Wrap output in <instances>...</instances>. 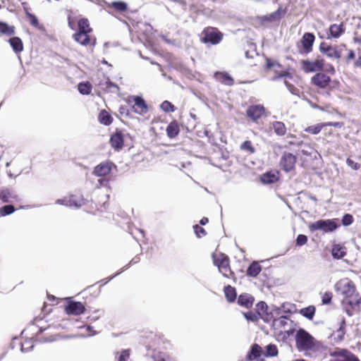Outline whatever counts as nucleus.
<instances>
[{"mask_svg":"<svg viewBox=\"0 0 361 361\" xmlns=\"http://www.w3.org/2000/svg\"><path fill=\"white\" fill-rule=\"evenodd\" d=\"M296 347L299 351L315 350L317 341L303 329H300L295 334Z\"/></svg>","mask_w":361,"mask_h":361,"instance_id":"nucleus-1","label":"nucleus"},{"mask_svg":"<svg viewBox=\"0 0 361 361\" xmlns=\"http://www.w3.org/2000/svg\"><path fill=\"white\" fill-rule=\"evenodd\" d=\"M338 219H320L310 224L308 228L311 232L323 231L325 233L333 232L338 228Z\"/></svg>","mask_w":361,"mask_h":361,"instance_id":"nucleus-2","label":"nucleus"},{"mask_svg":"<svg viewBox=\"0 0 361 361\" xmlns=\"http://www.w3.org/2000/svg\"><path fill=\"white\" fill-rule=\"evenodd\" d=\"M203 37L202 41L205 43H209L212 45H216L221 42L223 38L222 33L215 27H207L202 32Z\"/></svg>","mask_w":361,"mask_h":361,"instance_id":"nucleus-3","label":"nucleus"},{"mask_svg":"<svg viewBox=\"0 0 361 361\" xmlns=\"http://www.w3.org/2000/svg\"><path fill=\"white\" fill-rule=\"evenodd\" d=\"M335 288L336 290H340L347 299L355 296L356 288L352 281L347 279L341 280L336 283Z\"/></svg>","mask_w":361,"mask_h":361,"instance_id":"nucleus-4","label":"nucleus"},{"mask_svg":"<svg viewBox=\"0 0 361 361\" xmlns=\"http://www.w3.org/2000/svg\"><path fill=\"white\" fill-rule=\"evenodd\" d=\"M297 158L292 153L285 152L280 159V166L286 173L290 172L295 169Z\"/></svg>","mask_w":361,"mask_h":361,"instance_id":"nucleus-5","label":"nucleus"},{"mask_svg":"<svg viewBox=\"0 0 361 361\" xmlns=\"http://www.w3.org/2000/svg\"><path fill=\"white\" fill-rule=\"evenodd\" d=\"M302 69L305 73H312L317 71H322L324 68V60L317 59L314 61L309 60L301 61Z\"/></svg>","mask_w":361,"mask_h":361,"instance_id":"nucleus-6","label":"nucleus"},{"mask_svg":"<svg viewBox=\"0 0 361 361\" xmlns=\"http://www.w3.org/2000/svg\"><path fill=\"white\" fill-rule=\"evenodd\" d=\"M116 169V166L111 161H104L94 168L93 174L98 177H103L109 174L112 169Z\"/></svg>","mask_w":361,"mask_h":361,"instance_id":"nucleus-7","label":"nucleus"},{"mask_svg":"<svg viewBox=\"0 0 361 361\" xmlns=\"http://www.w3.org/2000/svg\"><path fill=\"white\" fill-rule=\"evenodd\" d=\"M319 51L329 58L339 59L341 57V51L336 47H332L323 42L319 45Z\"/></svg>","mask_w":361,"mask_h":361,"instance_id":"nucleus-8","label":"nucleus"},{"mask_svg":"<svg viewBox=\"0 0 361 361\" xmlns=\"http://www.w3.org/2000/svg\"><path fill=\"white\" fill-rule=\"evenodd\" d=\"M133 101L135 104L132 106L133 111L139 115H144L148 112V106L141 96H133Z\"/></svg>","mask_w":361,"mask_h":361,"instance_id":"nucleus-9","label":"nucleus"},{"mask_svg":"<svg viewBox=\"0 0 361 361\" xmlns=\"http://www.w3.org/2000/svg\"><path fill=\"white\" fill-rule=\"evenodd\" d=\"M265 109L263 105L255 104L248 106L246 111L247 116L253 121H257L264 113Z\"/></svg>","mask_w":361,"mask_h":361,"instance_id":"nucleus-10","label":"nucleus"},{"mask_svg":"<svg viewBox=\"0 0 361 361\" xmlns=\"http://www.w3.org/2000/svg\"><path fill=\"white\" fill-rule=\"evenodd\" d=\"M311 82L319 88H325L329 85L331 78L324 73H317L312 78Z\"/></svg>","mask_w":361,"mask_h":361,"instance_id":"nucleus-11","label":"nucleus"},{"mask_svg":"<svg viewBox=\"0 0 361 361\" xmlns=\"http://www.w3.org/2000/svg\"><path fill=\"white\" fill-rule=\"evenodd\" d=\"M85 307L80 302L70 301L66 306V311L68 314L80 315L85 312Z\"/></svg>","mask_w":361,"mask_h":361,"instance_id":"nucleus-12","label":"nucleus"},{"mask_svg":"<svg viewBox=\"0 0 361 361\" xmlns=\"http://www.w3.org/2000/svg\"><path fill=\"white\" fill-rule=\"evenodd\" d=\"M315 37L313 33L305 32L301 39V44L303 48V53L307 54L312 51Z\"/></svg>","mask_w":361,"mask_h":361,"instance_id":"nucleus-13","label":"nucleus"},{"mask_svg":"<svg viewBox=\"0 0 361 361\" xmlns=\"http://www.w3.org/2000/svg\"><path fill=\"white\" fill-rule=\"evenodd\" d=\"M214 264L218 267L220 272L223 276L228 278L229 274H233L229 267V259L227 256H224L220 260L214 259Z\"/></svg>","mask_w":361,"mask_h":361,"instance_id":"nucleus-14","label":"nucleus"},{"mask_svg":"<svg viewBox=\"0 0 361 361\" xmlns=\"http://www.w3.org/2000/svg\"><path fill=\"white\" fill-rule=\"evenodd\" d=\"M124 137L121 131H116L111 135L110 143L111 147L116 150H120L123 147Z\"/></svg>","mask_w":361,"mask_h":361,"instance_id":"nucleus-15","label":"nucleus"},{"mask_svg":"<svg viewBox=\"0 0 361 361\" xmlns=\"http://www.w3.org/2000/svg\"><path fill=\"white\" fill-rule=\"evenodd\" d=\"M73 39L81 45L87 46L90 43V37L86 32L77 31L73 35Z\"/></svg>","mask_w":361,"mask_h":361,"instance_id":"nucleus-16","label":"nucleus"},{"mask_svg":"<svg viewBox=\"0 0 361 361\" xmlns=\"http://www.w3.org/2000/svg\"><path fill=\"white\" fill-rule=\"evenodd\" d=\"M353 353L346 349L336 348L330 352V355L333 357L329 361H338L341 357L347 358Z\"/></svg>","mask_w":361,"mask_h":361,"instance_id":"nucleus-17","label":"nucleus"},{"mask_svg":"<svg viewBox=\"0 0 361 361\" xmlns=\"http://www.w3.org/2000/svg\"><path fill=\"white\" fill-rule=\"evenodd\" d=\"M257 314L265 322H269V314L267 312L268 305L264 301L259 302L256 305Z\"/></svg>","mask_w":361,"mask_h":361,"instance_id":"nucleus-18","label":"nucleus"},{"mask_svg":"<svg viewBox=\"0 0 361 361\" xmlns=\"http://www.w3.org/2000/svg\"><path fill=\"white\" fill-rule=\"evenodd\" d=\"M254 298L248 293H243L238 296V304L240 306L250 308L254 302Z\"/></svg>","mask_w":361,"mask_h":361,"instance_id":"nucleus-19","label":"nucleus"},{"mask_svg":"<svg viewBox=\"0 0 361 361\" xmlns=\"http://www.w3.org/2000/svg\"><path fill=\"white\" fill-rule=\"evenodd\" d=\"M11 199L18 200V195L14 190L9 188L0 190V200L4 202H8Z\"/></svg>","mask_w":361,"mask_h":361,"instance_id":"nucleus-20","label":"nucleus"},{"mask_svg":"<svg viewBox=\"0 0 361 361\" xmlns=\"http://www.w3.org/2000/svg\"><path fill=\"white\" fill-rule=\"evenodd\" d=\"M345 32V27L343 23L341 24H332L329 27V33L331 37L338 38Z\"/></svg>","mask_w":361,"mask_h":361,"instance_id":"nucleus-21","label":"nucleus"},{"mask_svg":"<svg viewBox=\"0 0 361 361\" xmlns=\"http://www.w3.org/2000/svg\"><path fill=\"white\" fill-rule=\"evenodd\" d=\"M215 78L226 85L232 86L234 84L233 78L226 72H216Z\"/></svg>","mask_w":361,"mask_h":361,"instance_id":"nucleus-22","label":"nucleus"},{"mask_svg":"<svg viewBox=\"0 0 361 361\" xmlns=\"http://www.w3.org/2000/svg\"><path fill=\"white\" fill-rule=\"evenodd\" d=\"M262 271L261 265L256 261H253L247 267L246 274L247 276L255 278Z\"/></svg>","mask_w":361,"mask_h":361,"instance_id":"nucleus-23","label":"nucleus"},{"mask_svg":"<svg viewBox=\"0 0 361 361\" xmlns=\"http://www.w3.org/2000/svg\"><path fill=\"white\" fill-rule=\"evenodd\" d=\"M166 135L169 138L176 137L180 132V128L176 121H171L166 128Z\"/></svg>","mask_w":361,"mask_h":361,"instance_id":"nucleus-24","label":"nucleus"},{"mask_svg":"<svg viewBox=\"0 0 361 361\" xmlns=\"http://www.w3.org/2000/svg\"><path fill=\"white\" fill-rule=\"evenodd\" d=\"M8 42L16 54H19L23 50V44L21 39L18 37H12Z\"/></svg>","mask_w":361,"mask_h":361,"instance_id":"nucleus-25","label":"nucleus"},{"mask_svg":"<svg viewBox=\"0 0 361 361\" xmlns=\"http://www.w3.org/2000/svg\"><path fill=\"white\" fill-rule=\"evenodd\" d=\"M331 255L334 259H342L346 255L345 247L339 244H334L332 246Z\"/></svg>","mask_w":361,"mask_h":361,"instance_id":"nucleus-26","label":"nucleus"},{"mask_svg":"<svg viewBox=\"0 0 361 361\" xmlns=\"http://www.w3.org/2000/svg\"><path fill=\"white\" fill-rule=\"evenodd\" d=\"M15 35V27L0 21V35L11 37Z\"/></svg>","mask_w":361,"mask_h":361,"instance_id":"nucleus-27","label":"nucleus"},{"mask_svg":"<svg viewBox=\"0 0 361 361\" xmlns=\"http://www.w3.org/2000/svg\"><path fill=\"white\" fill-rule=\"evenodd\" d=\"M345 319H343L341 322L339 328L336 331H334L331 335V336L334 338L335 341H341L343 340L344 335L345 334Z\"/></svg>","mask_w":361,"mask_h":361,"instance_id":"nucleus-28","label":"nucleus"},{"mask_svg":"<svg viewBox=\"0 0 361 361\" xmlns=\"http://www.w3.org/2000/svg\"><path fill=\"white\" fill-rule=\"evenodd\" d=\"M224 291L228 302H233L235 301L237 298V293L235 288L228 285L224 287Z\"/></svg>","mask_w":361,"mask_h":361,"instance_id":"nucleus-29","label":"nucleus"},{"mask_svg":"<svg viewBox=\"0 0 361 361\" xmlns=\"http://www.w3.org/2000/svg\"><path fill=\"white\" fill-rule=\"evenodd\" d=\"M262 354V349L258 344L252 345L251 349L247 354V359L249 360H254L257 359Z\"/></svg>","mask_w":361,"mask_h":361,"instance_id":"nucleus-30","label":"nucleus"},{"mask_svg":"<svg viewBox=\"0 0 361 361\" xmlns=\"http://www.w3.org/2000/svg\"><path fill=\"white\" fill-rule=\"evenodd\" d=\"M98 120L100 123L106 126L111 125L113 122L112 116L104 109L99 112Z\"/></svg>","mask_w":361,"mask_h":361,"instance_id":"nucleus-31","label":"nucleus"},{"mask_svg":"<svg viewBox=\"0 0 361 361\" xmlns=\"http://www.w3.org/2000/svg\"><path fill=\"white\" fill-rule=\"evenodd\" d=\"M86 204V200L82 195H73L70 196V207L79 208Z\"/></svg>","mask_w":361,"mask_h":361,"instance_id":"nucleus-32","label":"nucleus"},{"mask_svg":"<svg viewBox=\"0 0 361 361\" xmlns=\"http://www.w3.org/2000/svg\"><path fill=\"white\" fill-rule=\"evenodd\" d=\"M271 128L279 136H283L286 133V127L281 121H274L271 123Z\"/></svg>","mask_w":361,"mask_h":361,"instance_id":"nucleus-33","label":"nucleus"},{"mask_svg":"<svg viewBox=\"0 0 361 361\" xmlns=\"http://www.w3.org/2000/svg\"><path fill=\"white\" fill-rule=\"evenodd\" d=\"M283 12L282 11L281 7H279L276 11L267 15L264 16L262 17V21H267V22H272L276 20H280L282 16V13Z\"/></svg>","mask_w":361,"mask_h":361,"instance_id":"nucleus-34","label":"nucleus"},{"mask_svg":"<svg viewBox=\"0 0 361 361\" xmlns=\"http://www.w3.org/2000/svg\"><path fill=\"white\" fill-rule=\"evenodd\" d=\"M78 30L80 32H86L87 33H90L92 31V29L90 26V23L87 18H82L78 22Z\"/></svg>","mask_w":361,"mask_h":361,"instance_id":"nucleus-35","label":"nucleus"},{"mask_svg":"<svg viewBox=\"0 0 361 361\" xmlns=\"http://www.w3.org/2000/svg\"><path fill=\"white\" fill-rule=\"evenodd\" d=\"M260 180L264 184H271L276 182L278 177L275 173L269 171L262 174Z\"/></svg>","mask_w":361,"mask_h":361,"instance_id":"nucleus-36","label":"nucleus"},{"mask_svg":"<svg viewBox=\"0 0 361 361\" xmlns=\"http://www.w3.org/2000/svg\"><path fill=\"white\" fill-rule=\"evenodd\" d=\"M316 308L313 305H310L307 307L302 308L300 310V314L304 317L312 320L314 316Z\"/></svg>","mask_w":361,"mask_h":361,"instance_id":"nucleus-37","label":"nucleus"},{"mask_svg":"<svg viewBox=\"0 0 361 361\" xmlns=\"http://www.w3.org/2000/svg\"><path fill=\"white\" fill-rule=\"evenodd\" d=\"M288 324V319L286 317L281 316L277 319H274L273 320V326L277 329L281 328L285 329L286 326Z\"/></svg>","mask_w":361,"mask_h":361,"instance_id":"nucleus-38","label":"nucleus"},{"mask_svg":"<svg viewBox=\"0 0 361 361\" xmlns=\"http://www.w3.org/2000/svg\"><path fill=\"white\" fill-rule=\"evenodd\" d=\"M326 126V123H317L314 126H310L305 128V132L312 134V135H317L321 132L322 128Z\"/></svg>","mask_w":361,"mask_h":361,"instance_id":"nucleus-39","label":"nucleus"},{"mask_svg":"<svg viewBox=\"0 0 361 361\" xmlns=\"http://www.w3.org/2000/svg\"><path fill=\"white\" fill-rule=\"evenodd\" d=\"M78 90L82 94H89L92 90V85L88 82H81L78 85Z\"/></svg>","mask_w":361,"mask_h":361,"instance_id":"nucleus-40","label":"nucleus"},{"mask_svg":"<svg viewBox=\"0 0 361 361\" xmlns=\"http://www.w3.org/2000/svg\"><path fill=\"white\" fill-rule=\"evenodd\" d=\"M278 355V348L274 344H269L265 348L264 355L265 357H274Z\"/></svg>","mask_w":361,"mask_h":361,"instance_id":"nucleus-41","label":"nucleus"},{"mask_svg":"<svg viewBox=\"0 0 361 361\" xmlns=\"http://www.w3.org/2000/svg\"><path fill=\"white\" fill-rule=\"evenodd\" d=\"M111 7L118 11L123 12L128 9V4L122 1H115L111 4Z\"/></svg>","mask_w":361,"mask_h":361,"instance_id":"nucleus-42","label":"nucleus"},{"mask_svg":"<svg viewBox=\"0 0 361 361\" xmlns=\"http://www.w3.org/2000/svg\"><path fill=\"white\" fill-rule=\"evenodd\" d=\"M140 261V258L138 257H134L130 262L129 264H128L127 265H126L120 271L117 272L116 274H115L114 276H110L109 278H107L106 279V282H109L111 280H112L114 277H116V276L121 274L123 271H124L125 270L128 269L130 266L131 264H136L138 262Z\"/></svg>","mask_w":361,"mask_h":361,"instance_id":"nucleus-43","label":"nucleus"},{"mask_svg":"<svg viewBox=\"0 0 361 361\" xmlns=\"http://www.w3.org/2000/svg\"><path fill=\"white\" fill-rule=\"evenodd\" d=\"M16 209L12 204H6L0 209V214L1 216H6L13 214Z\"/></svg>","mask_w":361,"mask_h":361,"instance_id":"nucleus-44","label":"nucleus"},{"mask_svg":"<svg viewBox=\"0 0 361 361\" xmlns=\"http://www.w3.org/2000/svg\"><path fill=\"white\" fill-rule=\"evenodd\" d=\"M20 350L23 353H27L32 350L34 345L31 339L25 341L24 343L20 342Z\"/></svg>","mask_w":361,"mask_h":361,"instance_id":"nucleus-45","label":"nucleus"},{"mask_svg":"<svg viewBox=\"0 0 361 361\" xmlns=\"http://www.w3.org/2000/svg\"><path fill=\"white\" fill-rule=\"evenodd\" d=\"M160 108L165 112H173L176 110L174 105L167 100L161 104Z\"/></svg>","mask_w":361,"mask_h":361,"instance_id":"nucleus-46","label":"nucleus"},{"mask_svg":"<svg viewBox=\"0 0 361 361\" xmlns=\"http://www.w3.org/2000/svg\"><path fill=\"white\" fill-rule=\"evenodd\" d=\"M240 149L244 151H247L250 152V154H253L255 152V149L252 145L251 141L246 140L243 142L240 145Z\"/></svg>","mask_w":361,"mask_h":361,"instance_id":"nucleus-47","label":"nucleus"},{"mask_svg":"<svg viewBox=\"0 0 361 361\" xmlns=\"http://www.w3.org/2000/svg\"><path fill=\"white\" fill-rule=\"evenodd\" d=\"M352 308H355L357 307H359L361 304V297H357V295H355V297H353L351 298H348L346 302Z\"/></svg>","mask_w":361,"mask_h":361,"instance_id":"nucleus-48","label":"nucleus"},{"mask_svg":"<svg viewBox=\"0 0 361 361\" xmlns=\"http://www.w3.org/2000/svg\"><path fill=\"white\" fill-rule=\"evenodd\" d=\"M26 16L29 18L30 23L32 26H34L35 27H37V28H40V25H39V21H38V19L34 14L29 13V12H26Z\"/></svg>","mask_w":361,"mask_h":361,"instance_id":"nucleus-49","label":"nucleus"},{"mask_svg":"<svg viewBox=\"0 0 361 361\" xmlns=\"http://www.w3.org/2000/svg\"><path fill=\"white\" fill-rule=\"evenodd\" d=\"M342 224L345 226L351 225L353 222V217L350 214H345L343 215L341 219Z\"/></svg>","mask_w":361,"mask_h":361,"instance_id":"nucleus-50","label":"nucleus"},{"mask_svg":"<svg viewBox=\"0 0 361 361\" xmlns=\"http://www.w3.org/2000/svg\"><path fill=\"white\" fill-rule=\"evenodd\" d=\"M244 317L247 321L252 322H257L259 318V315L252 312H247L244 313Z\"/></svg>","mask_w":361,"mask_h":361,"instance_id":"nucleus-51","label":"nucleus"},{"mask_svg":"<svg viewBox=\"0 0 361 361\" xmlns=\"http://www.w3.org/2000/svg\"><path fill=\"white\" fill-rule=\"evenodd\" d=\"M130 357V350H123L121 354L116 357L118 361H128Z\"/></svg>","mask_w":361,"mask_h":361,"instance_id":"nucleus-52","label":"nucleus"},{"mask_svg":"<svg viewBox=\"0 0 361 361\" xmlns=\"http://www.w3.org/2000/svg\"><path fill=\"white\" fill-rule=\"evenodd\" d=\"M307 242V237L303 234H299L297 236L295 244L297 246H302L305 245Z\"/></svg>","mask_w":361,"mask_h":361,"instance_id":"nucleus-53","label":"nucleus"},{"mask_svg":"<svg viewBox=\"0 0 361 361\" xmlns=\"http://www.w3.org/2000/svg\"><path fill=\"white\" fill-rule=\"evenodd\" d=\"M193 229H194V231H195L196 235L198 238H201L202 236H204L206 235L205 230L202 227L200 226L197 224L193 226Z\"/></svg>","mask_w":361,"mask_h":361,"instance_id":"nucleus-54","label":"nucleus"},{"mask_svg":"<svg viewBox=\"0 0 361 361\" xmlns=\"http://www.w3.org/2000/svg\"><path fill=\"white\" fill-rule=\"evenodd\" d=\"M332 293L331 292H325L322 298V301L324 305H329L331 302Z\"/></svg>","mask_w":361,"mask_h":361,"instance_id":"nucleus-55","label":"nucleus"},{"mask_svg":"<svg viewBox=\"0 0 361 361\" xmlns=\"http://www.w3.org/2000/svg\"><path fill=\"white\" fill-rule=\"evenodd\" d=\"M284 85L293 94H298L299 90L293 85L286 80L284 81Z\"/></svg>","mask_w":361,"mask_h":361,"instance_id":"nucleus-56","label":"nucleus"},{"mask_svg":"<svg viewBox=\"0 0 361 361\" xmlns=\"http://www.w3.org/2000/svg\"><path fill=\"white\" fill-rule=\"evenodd\" d=\"M346 164H348V166H350L351 169L354 170H358L360 166V165L358 163L354 161L350 158L347 159Z\"/></svg>","mask_w":361,"mask_h":361,"instance_id":"nucleus-57","label":"nucleus"},{"mask_svg":"<svg viewBox=\"0 0 361 361\" xmlns=\"http://www.w3.org/2000/svg\"><path fill=\"white\" fill-rule=\"evenodd\" d=\"M118 112L122 116H129L130 115V111L127 106H121Z\"/></svg>","mask_w":361,"mask_h":361,"instance_id":"nucleus-58","label":"nucleus"},{"mask_svg":"<svg viewBox=\"0 0 361 361\" xmlns=\"http://www.w3.org/2000/svg\"><path fill=\"white\" fill-rule=\"evenodd\" d=\"M56 203L58 204L70 207V197L63 199H59L56 201Z\"/></svg>","mask_w":361,"mask_h":361,"instance_id":"nucleus-59","label":"nucleus"},{"mask_svg":"<svg viewBox=\"0 0 361 361\" xmlns=\"http://www.w3.org/2000/svg\"><path fill=\"white\" fill-rule=\"evenodd\" d=\"M338 361H360V360L356 355L353 354L350 355V356L347 357V358L341 357V359H339Z\"/></svg>","mask_w":361,"mask_h":361,"instance_id":"nucleus-60","label":"nucleus"},{"mask_svg":"<svg viewBox=\"0 0 361 361\" xmlns=\"http://www.w3.org/2000/svg\"><path fill=\"white\" fill-rule=\"evenodd\" d=\"M274 62L275 61L271 60V59H266V68L271 69L274 68Z\"/></svg>","mask_w":361,"mask_h":361,"instance_id":"nucleus-61","label":"nucleus"},{"mask_svg":"<svg viewBox=\"0 0 361 361\" xmlns=\"http://www.w3.org/2000/svg\"><path fill=\"white\" fill-rule=\"evenodd\" d=\"M326 71L332 75L335 74L336 73L334 67L331 64L327 65Z\"/></svg>","mask_w":361,"mask_h":361,"instance_id":"nucleus-62","label":"nucleus"},{"mask_svg":"<svg viewBox=\"0 0 361 361\" xmlns=\"http://www.w3.org/2000/svg\"><path fill=\"white\" fill-rule=\"evenodd\" d=\"M106 87H108V88L114 87L118 90H119V87L117 85H116L115 83H114L109 80L106 82Z\"/></svg>","mask_w":361,"mask_h":361,"instance_id":"nucleus-63","label":"nucleus"},{"mask_svg":"<svg viewBox=\"0 0 361 361\" xmlns=\"http://www.w3.org/2000/svg\"><path fill=\"white\" fill-rule=\"evenodd\" d=\"M355 54L354 51L350 50L348 52V54L347 59L352 60V59H355Z\"/></svg>","mask_w":361,"mask_h":361,"instance_id":"nucleus-64","label":"nucleus"}]
</instances>
